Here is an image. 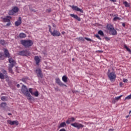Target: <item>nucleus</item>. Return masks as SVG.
Listing matches in <instances>:
<instances>
[{
	"label": "nucleus",
	"instance_id": "c756f323",
	"mask_svg": "<svg viewBox=\"0 0 131 131\" xmlns=\"http://www.w3.org/2000/svg\"><path fill=\"white\" fill-rule=\"evenodd\" d=\"M69 119L70 120V121L71 122H73L75 121V118H74L73 117L70 118H69Z\"/></svg>",
	"mask_w": 131,
	"mask_h": 131
},
{
	"label": "nucleus",
	"instance_id": "2f4dec72",
	"mask_svg": "<svg viewBox=\"0 0 131 131\" xmlns=\"http://www.w3.org/2000/svg\"><path fill=\"white\" fill-rule=\"evenodd\" d=\"M0 78L1 79H4V78H5V75L2 73H0Z\"/></svg>",
	"mask_w": 131,
	"mask_h": 131
},
{
	"label": "nucleus",
	"instance_id": "49530a36",
	"mask_svg": "<svg viewBox=\"0 0 131 131\" xmlns=\"http://www.w3.org/2000/svg\"><path fill=\"white\" fill-rule=\"evenodd\" d=\"M108 131H114V129H109Z\"/></svg>",
	"mask_w": 131,
	"mask_h": 131
},
{
	"label": "nucleus",
	"instance_id": "b1692460",
	"mask_svg": "<svg viewBox=\"0 0 131 131\" xmlns=\"http://www.w3.org/2000/svg\"><path fill=\"white\" fill-rule=\"evenodd\" d=\"M62 81H63L64 82H67L68 79V77L66 76H63L62 78Z\"/></svg>",
	"mask_w": 131,
	"mask_h": 131
},
{
	"label": "nucleus",
	"instance_id": "37998d69",
	"mask_svg": "<svg viewBox=\"0 0 131 131\" xmlns=\"http://www.w3.org/2000/svg\"><path fill=\"white\" fill-rule=\"evenodd\" d=\"M123 82H127V79H123Z\"/></svg>",
	"mask_w": 131,
	"mask_h": 131
},
{
	"label": "nucleus",
	"instance_id": "a18cd8bd",
	"mask_svg": "<svg viewBox=\"0 0 131 131\" xmlns=\"http://www.w3.org/2000/svg\"><path fill=\"white\" fill-rule=\"evenodd\" d=\"M122 26H123V27H125V24L124 23H122Z\"/></svg>",
	"mask_w": 131,
	"mask_h": 131
},
{
	"label": "nucleus",
	"instance_id": "6ab92c4d",
	"mask_svg": "<svg viewBox=\"0 0 131 131\" xmlns=\"http://www.w3.org/2000/svg\"><path fill=\"white\" fill-rule=\"evenodd\" d=\"M110 33L111 34H112V35H116L117 32H116V30H115V29L114 28L113 30L110 31Z\"/></svg>",
	"mask_w": 131,
	"mask_h": 131
},
{
	"label": "nucleus",
	"instance_id": "3c124183",
	"mask_svg": "<svg viewBox=\"0 0 131 131\" xmlns=\"http://www.w3.org/2000/svg\"><path fill=\"white\" fill-rule=\"evenodd\" d=\"M53 27H56V25L53 24Z\"/></svg>",
	"mask_w": 131,
	"mask_h": 131
},
{
	"label": "nucleus",
	"instance_id": "f704fd0d",
	"mask_svg": "<svg viewBox=\"0 0 131 131\" xmlns=\"http://www.w3.org/2000/svg\"><path fill=\"white\" fill-rule=\"evenodd\" d=\"M0 45H2V46H4V45H5V40H0Z\"/></svg>",
	"mask_w": 131,
	"mask_h": 131
},
{
	"label": "nucleus",
	"instance_id": "5701e85b",
	"mask_svg": "<svg viewBox=\"0 0 131 131\" xmlns=\"http://www.w3.org/2000/svg\"><path fill=\"white\" fill-rule=\"evenodd\" d=\"M14 66H9V68H8V70H9V72H10V73H12V74H13V67Z\"/></svg>",
	"mask_w": 131,
	"mask_h": 131
},
{
	"label": "nucleus",
	"instance_id": "72a5a7b5",
	"mask_svg": "<svg viewBox=\"0 0 131 131\" xmlns=\"http://www.w3.org/2000/svg\"><path fill=\"white\" fill-rule=\"evenodd\" d=\"M130 99H131V94L126 97L125 98V100H129Z\"/></svg>",
	"mask_w": 131,
	"mask_h": 131
},
{
	"label": "nucleus",
	"instance_id": "423d86ee",
	"mask_svg": "<svg viewBox=\"0 0 131 131\" xmlns=\"http://www.w3.org/2000/svg\"><path fill=\"white\" fill-rule=\"evenodd\" d=\"M18 55L19 56H26L28 57V56H30V52L28 50L21 51L18 53Z\"/></svg>",
	"mask_w": 131,
	"mask_h": 131
},
{
	"label": "nucleus",
	"instance_id": "79ce46f5",
	"mask_svg": "<svg viewBox=\"0 0 131 131\" xmlns=\"http://www.w3.org/2000/svg\"><path fill=\"white\" fill-rule=\"evenodd\" d=\"M105 39L106 40H110V38H108L107 37H105Z\"/></svg>",
	"mask_w": 131,
	"mask_h": 131
},
{
	"label": "nucleus",
	"instance_id": "ea45409f",
	"mask_svg": "<svg viewBox=\"0 0 131 131\" xmlns=\"http://www.w3.org/2000/svg\"><path fill=\"white\" fill-rule=\"evenodd\" d=\"M70 120H69V119H68V120L66 121V123L68 124H70Z\"/></svg>",
	"mask_w": 131,
	"mask_h": 131
},
{
	"label": "nucleus",
	"instance_id": "bb28decb",
	"mask_svg": "<svg viewBox=\"0 0 131 131\" xmlns=\"http://www.w3.org/2000/svg\"><path fill=\"white\" fill-rule=\"evenodd\" d=\"M123 4L124 5L125 7H127V8L129 7V4H128V3H127V2H124Z\"/></svg>",
	"mask_w": 131,
	"mask_h": 131
},
{
	"label": "nucleus",
	"instance_id": "dca6fc26",
	"mask_svg": "<svg viewBox=\"0 0 131 131\" xmlns=\"http://www.w3.org/2000/svg\"><path fill=\"white\" fill-rule=\"evenodd\" d=\"M34 60L36 62V65H38V64H39V62H40V59H39V57L38 56H35Z\"/></svg>",
	"mask_w": 131,
	"mask_h": 131
},
{
	"label": "nucleus",
	"instance_id": "4be33fe9",
	"mask_svg": "<svg viewBox=\"0 0 131 131\" xmlns=\"http://www.w3.org/2000/svg\"><path fill=\"white\" fill-rule=\"evenodd\" d=\"M19 37L20 38H25V37H26V34H25L24 33H20L19 34Z\"/></svg>",
	"mask_w": 131,
	"mask_h": 131
},
{
	"label": "nucleus",
	"instance_id": "39448f33",
	"mask_svg": "<svg viewBox=\"0 0 131 131\" xmlns=\"http://www.w3.org/2000/svg\"><path fill=\"white\" fill-rule=\"evenodd\" d=\"M71 125H72V126H73V127H76L78 129H80V128H82L84 127V125H83L82 124H80L77 122L71 123Z\"/></svg>",
	"mask_w": 131,
	"mask_h": 131
},
{
	"label": "nucleus",
	"instance_id": "6e6d98bb",
	"mask_svg": "<svg viewBox=\"0 0 131 131\" xmlns=\"http://www.w3.org/2000/svg\"><path fill=\"white\" fill-rule=\"evenodd\" d=\"M72 60H73V61L74 60V58H73Z\"/></svg>",
	"mask_w": 131,
	"mask_h": 131
},
{
	"label": "nucleus",
	"instance_id": "412c9836",
	"mask_svg": "<svg viewBox=\"0 0 131 131\" xmlns=\"http://www.w3.org/2000/svg\"><path fill=\"white\" fill-rule=\"evenodd\" d=\"M4 54H5L6 57H7L8 58H10V54L9 53V51H8V50H7V49L5 50Z\"/></svg>",
	"mask_w": 131,
	"mask_h": 131
},
{
	"label": "nucleus",
	"instance_id": "20e7f679",
	"mask_svg": "<svg viewBox=\"0 0 131 131\" xmlns=\"http://www.w3.org/2000/svg\"><path fill=\"white\" fill-rule=\"evenodd\" d=\"M108 77L112 82H114L116 79V74L114 72L108 73Z\"/></svg>",
	"mask_w": 131,
	"mask_h": 131
},
{
	"label": "nucleus",
	"instance_id": "a211bd4d",
	"mask_svg": "<svg viewBox=\"0 0 131 131\" xmlns=\"http://www.w3.org/2000/svg\"><path fill=\"white\" fill-rule=\"evenodd\" d=\"M107 28L108 30H109V31H111L114 29V27H113V25H107Z\"/></svg>",
	"mask_w": 131,
	"mask_h": 131
},
{
	"label": "nucleus",
	"instance_id": "864d4df0",
	"mask_svg": "<svg viewBox=\"0 0 131 131\" xmlns=\"http://www.w3.org/2000/svg\"><path fill=\"white\" fill-rule=\"evenodd\" d=\"M8 115H12V114L9 113V114H8Z\"/></svg>",
	"mask_w": 131,
	"mask_h": 131
},
{
	"label": "nucleus",
	"instance_id": "9d476101",
	"mask_svg": "<svg viewBox=\"0 0 131 131\" xmlns=\"http://www.w3.org/2000/svg\"><path fill=\"white\" fill-rule=\"evenodd\" d=\"M70 7L74 11H77V12H80V13H83V11L82 10V9H81L77 6L73 5L72 6H71Z\"/></svg>",
	"mask_w": 131,
	"mask_h": 131
},
{
	"label": "nucleus",
	"instance_id": "a19ab883",
	"mask_svg": "<svg viewBox=\"0 0 131 131\" xmlns=\"http://www.w3.org/2000/svg\"><path fill=\"white\" fill-rule=\"evenodd\" d=\"M2 72L4 73V74H7V71H6L5 70H3Z\"/></svg>",
	"mask_w": 131,
	"mask_h": 131
},
{
	"label": "nucleus",
	"instance_id": "7ed1b4c3",
	"mask_svg": "<svg viewBox=\"0 0 131 131\" xmlns=\"http://www.w3.org/2000/svg\"><path fill=\"white\" fill-rule=\"evenodd\" d=\"M48 27H49V31L53 36H60V35H61V33H60V32L55 30L52 32L51 26H48Z\"/></svg>",
	"mask_w": 131,
	"mask_h": 131
},
{
	"label": "nucleus",
	"instance_id": "0eeeda50",
	"mask_svg": "<svg viewBox=\"0 0 131 131\" xmlns=\"http://www.w3.org/2000/svg\"><path fill=\"white\" fill-rule=\"evenodd\" d=\"M35 72L36 74L37 77L42 78V76H43V75L42 74V72H41V69L37 68L35 71Z\"/></svg>",
	"mask_w": 131,
	"mask_h": 131
},
{
	"label": "nucleus",
	"instance_id": "aec40b11",
	"mask_svg": "<svg viewBox=\"0 0 131 131\" xmlns=\"http://www.w3.org/2000/svg\"><path fill=\"white\" fill-rule=\"evenodd\" d=\"M0 106L3 109H6L7 108V103L6 102H3L0 104Z\"/></svg>",
	"mask_w": 131,
	"mask_h": 131
},
{
	"label": "nucleus",
	"instance_id": "58836bf2",
	"mask_svg": "<svg viewBox=\"0 0 131 131\" xmlns=\"http://www.w3.org/2000/svg\"><path fill=\"white\" fill-rule=\"evenodd\" d=\"M27 80V78H24L22 79V81H23V82H26Z\"/></svg>",
	"mask_w": 131,
	"mask_h": 131
},
{
	"label": "nucleus",
	"instance_id": "7c9ffc66",
	"mask_svg": "<svg viewBox=\"0 0 131 131\" xmlns=\"http://www.w3.org/2000/svg\"><path fill=\"white\" fill-rule=\"evenodd\" d=\"M98 34H100L101 36H104V33L101 30L98 31Z\"/></svg>",
	"mask_w": 131,
	"mask_h": 131
},
{
	"label": "nucleus",
	"instance_id": "393cba45",
	"mask_svg": "<svg viewBox=\"0 0 131 131\" xmlns=\"http://www.w3.org/2000/svg\"><path fill=\"white\" fill-rule=\"evenodd\" d=\"M64 126H66V123L62 122L61 123H60L58 127L59 128H60L61 127H64Z\"/></svg>",
	"mask_w": 131,
	"mask_h": 131
},
{
	"label": "nucleus",
	"instance_id": "473e14b6",
	"mask_svg": "<svg viewBox=\"0 0 131 131\" xmlns=\"http://www.w3.org/2000/svg\"><path fill=\"white\" fill-rule=\"evenodd\" d=\"M117 20H120V18L117 16H115L113 19L114 21H117Z\"/></svg>",
	"mask_w": 131,
	"mask_h": 131
},
{
	"label": "nucleus",
	"instance_id": "c03bdc74",
	"mask_svg": "<svg viewBox=\"0 0 131 131\" xmlns=\"http://www.w3.org/2000/svg\"><path fill=\"white\" fill-rule=\"evenodd\" d=\"M10 25H11V23H8L7 24L6 26H10Z\"/></svg>",
	"mask_w": 131,
	"mask_h": 131
},
{
	"label": "nucleus",
	"instance_id": "e433bc0d",
	"mask_svg": "<svg viewBox=\"0 0 131 131\" xmlns=\"http://www.w3.org/2000/svg\"><path fill=\"white\" fill-rule=\"evenodd\" d=\"M96 37H97V38H98V39H101V37H100V36L99 35V34H97L95 35Z\"/></svg>",
	"mask_w": 131,
	"mask_h": 131
},
{
	"label": "nucleus",
	"instance_id": "ddd939ff",
	"mask_svg": "<svg viewBox=\"0 0 131 131\" xmlns=\"http://www.w3.org/2000/svg\"><path fill=\"white\" fill-rule=\"evenodd\" d=\"M21 23H22V19L21 18V17H19L18 19L15 21V26H19V25H20Z\"/></svg>",
	"mask_w": 131,
	"mask_h": 131
},
{
	"label": "nucleus",
	"instance_id": "a878e982",
	"mask_svg": "<svg viewBox=\"0 0 131 131\" xmlns=\"http://www.w3.org/2000/svg\"><path fill=\"white\" fill-rule=\"evenodd\" d=\"M77 40L79 41H80L81 40L82 41H84V38L82 37H79L77 38Z\"/></svg>",
	"mask_w": 131,
	"mask_h": 131
},
{
	"label": "nucleus",
	"instance_id": "4c0bfd02",
	"mask_svg": "<svg viewBox=\"0 0 131 131\" xmlns=\"http://www.w3.org/2000/svg\"><path fill=\"white\" fill-rule=\"evenodd\" d=\"M84 39H86V40H88V41H92V40L90 38L85 37Z\"/></svg>",
	"mask_w": 131,
	"mask_h": 131
},
{
	"label": "nucleus",
	"instance_id": "cd10ccee",
	"mask_svg": "<svg viewBox=\"0 0 131 131\" xmlns=\"http://www.w3.org/2000/svg\"><path fill=\"white\" fill-rule=\"evenodd\" d=\"M124 48H125V49H126V50H127V51L129 52L130 54H131V50L129 49V48H128V47H127V46H126V45H124Z\"/></svg>",
	"mask_w": 131,
	"mask_h": 131
},
{
	"label": "nucleus",
	"instance_id": "6e6552de",
	"mask_svg": "<svg viewBox=\"0 0 131 131\" xmlns=\"http://www.w3.org/2000/svg\"><path fill=\"white\" fill-rule=\"evenodd\" d=\"M19 11V8L17 7H13L11 10H10L9 12V15H13L14 14H16V13H18Z\"/></svg>",
	"mask_w": 131,
	"mask_h": 131
},
{
	"label": "nucleus",
	"instance_id": "603ef678",
	"mask_svg": "<svg viewBox=\"0 0 131 131\" xmlns=\"http://www.w3.org/2000/svg\"><path fill=\"white\" fill-rule=\"evenodd\" d=\"M129 116H128H128H126V118H128Z\"/></svg>",
	"mask_w": 131,
	"mask_h": 131
},
{
	"label": "nucleus",
	"instance_id": "4468645a",
	"mask_svg": "<svg viewBox=\"0 0 131 131\" xmlns=\"http://www.w3.org/2000/svg\"><path fill=\"white\" fill-rule=\"evenodd\" d=\"M121 97H122V95L115 97L114 100L112 101L113 103L114 104H115L117 102V101H119V100H120V99H121Z\"/></svg>",
	"mask_w": 131,
	"mask_h": 131
},
{
	"label": "nucleus",
	"instance_id": "1a4fd4ad",
	"mask_svg": "<svg viewBox=\"0 0 131 131\" xmlns=\"http://www.w3.org/2000/svg\"><path fill=\"white\" fill-rule=\"evenodd\" d=\"M56 83H57L58 85H60V86H67V85H65L62 81H61V80L59 78H56L55 79Z\"/></svg>",
	"mask_w": 131,
	"mask_h": 131
},
{
	"label": "nucleus",
	"instance_id": "9b49d317",
	"mask_svg": "<svg viewBox=\"0 0 131 131\" xmlns=\"http://www.w3.org/2000/svg\"><path fill=\"white\" fill-rule=\"evenodd\" d=\"M8 123H9V124H10V125H18V124H19V122H18V121H12L11 120H8L7 121Z\"/></svg>",
	"mask_w": 131,
	"mask_h": 131
},
{
	"label": "nucleus",
	"instance_id": "c9c22d12",
	"mask_svg": "<svg viewBox=\"0 0 131 131\" xmlns=\"http://www.w3.org/2000/svg\"><path fill=\"white\" fill-rule=\"evenodd\" d=\"M46 12H47V13H51V12H52V10L49 8V9L46 10Z\"/></svg>",
	"mask_w": 131,
	"mask_h": 131
},
{
	"label": "nucleus",
	"instance_id": "09e8293b",
	"mask_svg": "<svg viewBox=\"0 0 131 131\" xmlns=\"http://www.w3.org/2000/svg\"><path fill=\"white\" fill-rule=\"evenodd\" d=\"M17 88H20V84H17Z\"/></svg>",
	"mask_w": 131,
	"mask_h": 131
},
{
	"label": "nucleus",
	"instance_id": "8fccbe9b",
	"mask_svg": "<svg viewBox=\"0 0 131 131\" xmlns=\"http://www.w3.org/2000/svg\"><path fill=\"white\" fill-rule=\"evenodd\" d=\"M2 56H3V55H2V53H0V58H2Z\"/></svg>",
	"mask_w": 131,
	"mask_h": 131
},
{
	"label": "nucleus",
	"instance_id": "f3484780",
	"mask_svg": "<svg viewBox=\"0 0 131 131\" xmlns=\"http://www.w3.org/2000/svg\"><path fill=\"white\" fill-rule=\"evenodd\" d=\"M12 19V17L10 16H7L6 17H5L3 20L4 22H10V20Z\"/></svg>",
	"mask_w": 131,
	"mask_h": 131
},
{
	"label": "nucleus",
	"instance_id": "2eb2a0df",
	"mask_svg": "<svg viewBox=\"0 0 131 131\" xmlns=\"http://www.w3.org/2000/svg\"><path fill=\"white\" fill-rule=\"evenodd\" d=\"M70 16H72L73 18H74V19H76V20H77V21H80L81 19L77 15H75L74 14H71Z\"/></svg>",
	"mask_w": 131,
	"mask_h": 131
},
{
	"label": "nucleus",
	"instance_id": "f8f14e48",
	"mask_svg": "<svg viewBox=\"0 0 131 131\" xmlns=\"http://www.w3.org/2000/svg\"><path fill=\"white\" fill-rule=\"evenodd\" d=\"M9 62L10 63L9 66H15V64H16V61L12 58L9 59Z\"/></svg>",
	"mask_w": 131,
	"mask_h": 131
},
{
	"label": "nucleus",
	"instance_id": "c85d7f7f",
	"mask_svg": "<svg viewBox=\"0 0 131 131\" xmlns=\"http://www.w3.org/2000/svg\"><path fill=\"white\" fill-rule=\"evenodd\" d=\"M1 100L2 101H7V100H8V97L6 96H2L1 97Z\"/></svg>",
	"mask_w": 131,
	"mask_h": 131
},
{
	"label": "nucleus",
	"instance_id": "f03ea898",
	"mask_svg": "<svg viewBox=\"0 0 131 131\" xmlns=\"http://www.w3.org/2000/svg\"><path fill=\"white\" fill-rule=\"evenodd\" d=\"M20 42L25 48H29V47H31L33 45V41L30 39L21 40Z\"/></svg>",
	"mask_w": 131,
	"mask_h": 131
},
{
	"label": "nucleus",
	"instance_id": "de8ad7c7",
	"mask_svg": "<svg viewBox=\"0 0 131 131\" xmlns=\"http://www.w3.org/2000/svg\"><path fill=\"white\" fill-rule=\"evenodd\" d=\"M111 2H113V3H115L116 2V0H110Z\"/></svg>",
	"mask_w": 131,
	"mask_h": 131
},
{
	"label": "nucleus",
	"instance_id": "f257e3e1",
	"mask_svg": "<svg viewBox=\"0 0 131 131\" xmlns=\"http://www.w3.org/2000/svg\"><path fill=\"white\" fill-rule=\"evenodd\" d=\"M21 92L24 95H25V96L27 97V99L30 101L32 99V96H31V95L35 97H38L39 95L38 91H37V90L34 91V89L32 88H30L28 90L27 87L25 85H23L21 86ZM30 94H31V95H30Z\"/></svg>",
	"mask_w": 131,
	"mask_h": 131
},
{
	"label": "nucleus",
	"instance_id": "5fc2aeb1",
	"mask_svg": "<svg viewBox=\"0 0 131 131\" xmlns=\"http://www.w3.org/2000/svg\"><path fill=\"white\" fill-rule=\"evenodd\" d=\"M130 113H131V111H129V114H130Z\"/></svg>",
	"mask_w": 131,
	"mask_h": 131
}]
</instances>
